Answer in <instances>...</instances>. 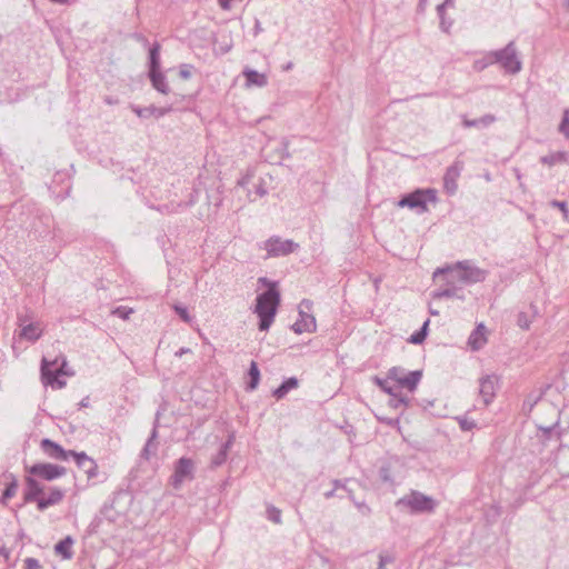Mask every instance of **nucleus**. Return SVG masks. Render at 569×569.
I'll return each instance as SVG.
<instances>
[{
	"label": "nucleus",
	"mask_w": 569,
	"mask_h": 569,
	"mask_svg": "<svg viewBox=\"0 0 569 569\" xmlns=\"http://www.w3.org/2000/svg\"><path fill=\"white\" fill-rule=\"evenodd\" d=\"M461 430L469 431L476 427V422L473 420L468 419L467 417L457 418Z\"/></svg>",
	"instance_id": "nucleus-40"
},
{
	"label": "nucleus",
	"mask_w": 569,
	"mask_h": 569,
	"mask_svg": "<svg viewBox=\"0 0 569 569\" xmlns=\"http://www.w3.org/2000/svg\"><path fill=\"white\" fill-rule=\"evenodd\" d=\"M335 490H336V489H332V490H330V491L325 492V497H326L327 499L332 498V497L335 496Z\"/></svg>",
	"instance_id": "nucleus-56"
},
{
	"label": "nucleus",
	"mask_w": 569,
	"mask_h": 569,
	"mask_svg": "<svg viewBox=\"0 0 569 569\" xmlns=\"http://www.w3.org/2000/svg\"><path fill=\"white\" fill-rule=\"evenodd\" d=\"M566 160H567V153L566 152H561V151L543 156L540 159V161L543 164H547V166H553V164H556L558 162H565Z\"/></svg>",
	"instance_id": "nucleus-31"
},
{
	"label": "nucleus",
	"mask_w": 569,
	"mask_h": 569,
	"mask_svg": "<svg viewBox=\"0 0 569 569\" xmlns=\"http://www.w3.org/2000/svg\"><path fill=\"white\" fill-rule=\"evenodd\" d=\"M24 569H42V566L36 558L24 559Z\"/></svg>",
	"instance_id": "nucleus-46"
},
{
	"label": "nucleus",
	"mask_w": 569,
	"mask_h": 569,
	"mask_svg": "<svg viewBox=\"0 0 569 569\" xmlns=\"http://www.w3.org/2000/svg\"><path fill=\"white\" fill-rule=\"evenodd\" d=\"M73 545V539L68 536L64 539L60 540L54 546L56 553L60 555L63 559H71L73 556V552L71 550V547Z\"/></svg>",
	"instance_id": "nucleus-27"
},
{
	"label": "nucleus",
	"mask_w": 569,
	"mask_h": 569,
	"mask_svg": "<svg viewBox=\"0 0 569 569\" xmlns=\"http://www.w3.org/2000/svg\"><path fill=\"white\" fill-rule=\"evenodd\" d=\"M63 497V490L59 488H51L47 496L42 495L41 499L38 500V509L43 511L51 506H56L62 501Z\"/></svg>",
	"instance_id": "nucleus-18"
},
{
	"label": "nucleus",
	"mask_w": 569,
	"mask_h": 569,
	"mask_svg": "<svg viewBox=\"0 0 569 569\" xmlns=\"http://www.w3.org/2000/svg\"><path fill=\"white\" fill-rule=\"evenodd\" d=\"M298 387V379L295 378V377H291V378H288L287 380H284L274 391H273V397H276L277 399H282L283 397H286V395L292 390V389H296Z\"/></svg>",
	"instance_id": "nucleus-28"
},
{
	"label": "nucleus",
	"mask_w": 569,
	"mask_h": 569,
	"mask_svg": "<svg viewBox=\"0 0 569 569\" xmlns=\"http://www.w3.org/2000/svg\"><path fill=\"white\" fill-rule=\"evenodd\" d=\"M428 326H429V320H426L425 323L422 325L421 329L410 336L409 342L413 343V345L422 343L427 337Z\"/></svg>",
	"instance_id": "nucleus-33"
},
{
	"label": "nucleus",
	"mask_w": 569,
	"mask_h": 569,
	"mask_svg": "<svg viewBox=\"0 0 569 569\" xmlns=\"http://www.w3.org/2000/svg\"><path fill=\"white\" fill-rule=\"evenodd\" d=\"M263 284L270 288L257 297L254 312L259 317V329L266 331L270 328L280 303V293L276 289V282H269L267 278H259Z\"/></svg>",
	"instance_id": "nucleus-2"
},
{
	"label": "nucleus",
	"mask_w": 569,
	"mask_h": 569,
	"mask_svg": "<svg viewBox=\"0 0 569 569\" xmlns=\"http://www.w3.org/2000/svg\"><path fill=\"white\" fill-rule=\"evenodd\" d=\"M80 406H81V407H86V406H87V403L84 402V400H82V401L80 402Z\"/></svg>",
	"instance_id": "nucleus-64"
},
{
	"label": "nucleus",
	"mask_w": 569,
	"mask_h": 569,
	"mask_svg": "<svg viewBox=\"0 0 569 569\" xmlns=\"http://www.w3.org/2000/svg\"><path fill=\"white\" fill-rule=\"evenodd\" d=\"M292 68V62H288L284 67H283V70L288 71Z\"/></svg>",
	"instance_id": "nucleus-60"
},
{
	"label": "nucleus",
	"mask_w": 569,
	"mask_h": 569,
	"mask_svg": "<svg viewBox=\"0 0 569 569\" xmlns=\"http://www.w3.org/2000/svg\"><path fill=\"white\" fill-rule=\"evenodd\" d=\"M234 441V436L229 435L228 440L220 447L219 451L211 459V467L217 468L227 460L228 452Z\"/></svg>",
	"instance_id": "nucleus-21"
},
{
	"label": "nucleus",
	"mask_w": 569,
	"mask_h": 569,
	"mask_svg": "<svg viewBox=\"0 0 569 569\" xmlns=\"http://www.w3.org/2000/svg\"><path fill=\"white\" fill-rule=\"evenodd\" d=\"M0 553L3 555L4 557H8V555H9V552L6 548H1Z\"/></svg>",
	"instance_id": "nucleus-59"
},
{
	"label": "nucleus",
	"mask_w": 569,
	"mask_h": 569,
	"mask_svg": "<svg viewBox=\"0 0 569 569\" xmlns=\"http://www.w3.org/2000/svg\"><path fill=\"white\" fill-rule=\"evenodd\" d=\"M194 471V463L189 458H180L174 466V473L172 476V485L174 488L180 487V485L186 479H192Z\"/></svg>",
	"instance_id": "nucleus-11"
},
{
	"label": "nucleus",
	"mask_w": 569,
	"mask_h": 569,
	"mask_svg": "<svg viewBox=\"0 0 569 569\" xmlns=\"http://www.w3.org/2000/svg\"><path fill=\"white\" fill-rule=\"evenodd\" d=\"M299 244L292 240H283L278 236H272L263 242V249L267 251L268 257H281L293 252Z\"/></svg>",
	"instance_id": "nucleus-7"
},
{
	"label": "nucleus",
	"mask_w": 569,
	"mask_h": 569,
	"mask_svg": "<svg viewBox=\"0 0 569 569\" xmlns=\"http://www.w3.org/2000/svg\"><path fill=\"white\" fill-rule=\"evenodd\" d=\"M427 201H436L435 190H416L402 197L399 200L398 206L408 207L410 209H417L419 212H426L428 210Z\"/></svg>",
	"instance_id": "nucleus-5"
},
{
	"label": "nucleus",
	"mask_w": 569,
	"mask_h": 569,
	"mask_svg": "<svg viewBox=\"0 0 569 569\" xmlns=\"http://www.w3.org/2000/svg\"><path fill=\"white\" fill-rule=\"evenodd\" d=\"M248 375L250 377V381L247 386V389L254 390L258 387L260 380V371L256 361H251Z\"/></svg>",
	"instance_id": "nucleus-30"
},
{
	"label": "nucleus",
	"mask_w": 569,
	"mask_h": 569,
	"mask_svg": "<svg viewBox=\"0 0 569 569\" xmlns=\"http://www.w3.org/2000/svg\"><path fill=\"white\" fill-rule=\"evenodd\" d=\"M452 2H453V0H445L443 3H441L437 7V12H438L439 18L441 19L442 27H445V8L447 6H451Z\"/></svg>",
	"instance_id": "nucleus-44"
},
{
	"label": "nucleus",
	"mask_w": 569,
	"mask_h": 569,
	"mask_svg": "<svg viewBox=\"0 0 569 569\" xmlns=\"http://www.w3.org/2000/svg\"><path fill=\"white\" fill-rule=\"evenodd\" d=\"M392 398L389 400V406L393 409H399L400 407H407L408 400L403 397H399L395 391V395H391Z\"/></svg>",
	"instance_id": "nucleus-37"
},
{
	"label": "nucleus",
	"mask_w": 569,
	"mask_h": 569,
	"mask_svg": "<svg viewBox=\"0 0 569 569\" xmlns=\"http://www.w3.org/2000/svg\"><path fill=\"white\" fill-rule=\"evenodd\" d=\"M132 111L140 118H149L151 116H154L156 118L163 117L168 112L171 111V107H164V108H158L154 106L140 108V107H132Z\"/></svg>",
	"instance_id": "nucleus-19"
},
{
	"label": "nucleus",
	"mask_w": 569,
	"mask_h": 569,
	"mask_svg": "<svg viewBox=\"0 0 569 569\" xmlns=\"http://www.w3.org/2000/svg\"><path fill=\"white\" fill-rule=\"evenodd\" d=\"M563 6H565V9L569 12V0H566Z\"/></svg>",
	"instance_id": "nucleus-62"
},
{
	"label": "nucleus",
	"mask_w": 569,
	"mask_h": 569,
	"mask_svg": "<svg viewBox=\"0 0 569 569\" xmlns=\"http://www.w3.org/2000/svg\"><path fill=\"white\" fill-rule=\"evenodd\" d=\"M495 62H489V53L482 59L475 62V69L478 71L483 70L489 64H493Z\"/></svg>",
	"instance_id": "nucleus-47"
},
{
	"label": "nucleus",
	"mask_w": 569,
	"mask_h": 569,
	"mask_svg": "<svg viewBox=\"0 0 569 569\" xmlns=\"http://www.w3.org/2000/svg\"><path fill=\"white\" fill-rule=\"evenodd\" d=\"M446 284V288L439 289L433 292V298L441 299V298H457V299H463V293L461 290V286H457L456 283L452 284Z\"/></svg>",
	"instance_id": "nucleus-22"
},
{
	"label": "nucleus",
	"mask_w": 569,
	"mask_h": 569,
	"mask_svg": "<svg viewBox=\"0 0 569 569\" xmlns=\"http://www.w3.org/2000/svg\"><path fill=\"white\" fill-rule=\"evenodd\" d=\"M311 302L309 300H302L300 303L299 316L300 319L292 325V330L296 333L312 332L316 330V319L313 316L307 313L303 308L310 309Z\"/></svg>",
	"instance_id": "nucleus-10"
},
{
	"label": "nucleus",
	"mask_w": 569,
	"mask_h": 569,
	"mask_svg": "<svg viewBox=\"0 0 569 569\" xmlns=\"http://www.w3.org/2000/svg\"><path fill=\"white\" fill-rule=\"evenodd\" d=\"M70 452L71 456L74 458L77 466L87 475L89 480L97 477L98 465L91 457L87 456L86 452Z\"/></svg>",
	"instance_id": "nucleus-14"
},
{
	"label": "nucleus",
	"mask_w": 569,
	"mask_h": 569,
	"mask_svg": "<svg viewBox=\"0 0 569 569\" xmlns=\"http://www.w3.org/2000/svg\"><path fill=\"white\" fill-rule=\"evenodd\" d=\"M557 425H558V421L555 425L550 426V427H540L539 429L542 430L546 435H550V432L552 431V429Z\"/></svg>",
	"instance_id": "nucleus-53"
},
{
	"label": "nucleus",
	"mask_w": 569,
	"mask_h": 569,
	"mask_svg": "<svg viewBox=\"0 0 569 569\" xmlns=\"http://www.w3.org/2000/svg\"><path fill=\"white\" fill-rule=\"evenodd\" d=\"M388 380H389L388 378L387 379H381L379 377L373 378L375 383L377 386H379L381 388V390H383L388 395H395L396 389L393 387L389 386Z\"/></svg>",
	"instance_id": "nucleus-38"
},
{
	"label": "nucleus",
	"mask_w": 569,
	"mask_h": 569,
	"mask_svg": "<svg viewBox=\"0 0 569 569\" xmlns=\"http://www.w3.org/2000/svg\"><path fill=\"white\" fill-rule=\"evenodd\" d=\"M26 470L29 475L47 481L58 479L67 472L64 467L52 463H34L31 467H26Z\"/></svg>",
	"instance_id": "nucleus-8"
},
{
	"label": "nucleus",
	"mask_w": 569,
	"mask_h": 569,
	"mask_svg": "<svg viewBox=\"0 0 569 569\" xmlns=\"http://www.w3.org/2000/svg\"><path fill=\"white\" fill-rule=\"evenodd\" d=\"M256 196L257 197H263L268 193L267 189L264 188L263 183L260 182L256 188Z\"/></svg>",
	"instance_id": "nucleus-49"
},
{
	"label": "nucleus",
	"mask_w": 569,
	"mask_h": 569,
	"mask_svg": "<svg viewBox=\"0 0 569 569\" xmlns=\"http://www.w3.org/2000/svg\"><path fill=\"white\" fill-rule=\"evenodd\" d=\"M535 403H536V401H532V402L525 401L523 402V408L528 407V410L530 411L533 408Z\"/></svg>",
	"instance_id": "nucleus-55"
},
{
	"label": "nucleus",
	"mask_w": 569,
	"mask_h": 569,
	"mask_svg": "<svg viewBox=\"0 0 569 569\" xmlns=\"http://www.w3.org/2000/svg\"><path fill=\"white\" fill-rule=\"evenodd\" d=\"M156 438H157V429L154 427L150 438L148 439L144 448L141 451V457L144 458L146 460H149L151 453L154 452L157 449V445L154 443Z\"/></svg>",
	"instance_id": "nucleus-32"
},
{
	"label": "nucleus",
	"mask_w": 569,
	"mask_h": 569,
	"mask_svg": "<svg viewBox=\"0 0 569 569\" xmlns=\"http://www.w3.org/2000/svg\"><path fill=\"white\" fill-rule=\"evenodd\" d=\"M486 327L480 323L477 326V328L471 332L468 345L471 347L472 350H479L481 349L485 343L487 342L486 339Z\"/></svg>",
	"instance_id": "nucleus-20"
},
{
	"label": "nucleus",
	"mask_w": 569,
	"mask_h": 569,
	"mask_svg": "<svg viewBox=\"0 0 569 569\" xmlns=\"http://www.w3.org/2000/svg\"><path fill=\"white\" fill-rule=\"evenodd\" d=\"M174 311L177 312V315H179V317L184 321V322H190L191 321V317L187 310L186 307L183 306H180V305H174L173 307Z\"/></svg>",
	"instance_id": "nucleus-43"
},
{
	"label": "nucleus",
	"mask_w": 569,
	"mask_h": 569,
	"mask_svg": "<svg viewBox=\"0 0 569 569\" xmlns=\"http://www.w3.org/2000/svg\"><path fill=\"white\" fill-rule=\"evenodd\" d=\"M52 2H56V3H60V4H64L67 3L69 0H51Z\"/></svg>",
	"instance_id": "nucleus-61"
},
{
	"label": "nucleus",
	"mask_w": 569,
	"mask_h": 569,
	"mask_svg": "<svg viewBox=\"0 0 569 569\" xmlns=\"http://www.w3.org/2000/svg\"><path fill=\"white\" fill-rule=\"evenodd\" d=\"M242 73L246 78L248 86H256L259 88H263L268 83V78L264 73H260V72L249 69V68L244 69Z\"/></svg>",
	"instance_id": "nucleus-23"
},
{
	"label": "nucleus",
	"mask_w": 569,
	"mask_h": 569,
	"mask_svg": "<svg viewBox=\"0 0 569 569\" xmlns=\"http://www.w3.org/2000/svg\"><path fill=\"white\" fill-rule=\"evenodd\" d=\"M11 482L8 483L7 488L4 489L3 493H2V500L6 501L10 498H12L16 492H17V489H18V482L16 480V478L11 475Z\"/></svg>",
	"instance_id": "nucleus-34"
},
{
	"label": "nucleus",
	"mask_w": 569,
	"mask_h": 569,
	"mask_svg": "<svg viewBox=\"0 0 569 569\" xmlns=\"http://www.w3.org/2000/svg\"><path fill=\"white\" fill-rule=\"evenodd\" d=\"M26 489H24V501L26 502H37L41 499L43 495L44 487L36 479L34 476L28 475L24 479Z\"/></svg>",
	"instance_id": "nucleus-15"
},
{
	"label": "nucleus",
	"mask_w": 569,
	"mask_h": 569,
	"mask_svg": "<svg viewBox=\"0 0 569 569\" xmlns=\"http://www.w3.org/2000/svg\"><path fill=\"white\" fill-rule=\"evenodd\" d=\"M380 420L386 422L389 426H393V425L398 423V419H382L381 418Z\"/></svg>",
	"instance_id": "nucleus-54"
},
{
	"label": "nucleus",
	"mask_w": 569,
	"mask_h": 569,
	"mask_svg": "<svg viewBox=\"0 0 569 569\" xmlns=\"http://www.w3.org/2000/svg\"><path fill=\"white\" fill-rule=\"evenodd\" d=\"M160 70V44L154 42L149 49V71Z\"/></svg>",
	"instance_id": "nucleus-29"
},
{
	"label": "nucleus",
	"mask_w": 569,
	"mask_h": 569,
	"mask_svg": "<svg viewBox=\"0 0 569 569\" xmlns=\"http://www.w3.org/2000/svg\"><path fill=\"white\" fill-rule=\"evenodd\" d=\"M58 358L61 359V363L53 372L59 376H72L73 373L67 369V359L63 356Z\"/></svg>",
	"instance_id": "nucleus-42"
},
{
	"label": "nucleus",
	"mask_w": 569,
	"mask_h": 569,
	"mask_svg": "<svg viewBox=\"0 0 569 569\" xmlns=\"http://www.w3.org/2000/svg\"><path fill=\"white\" fill-rule=\"evenodd\" d=\"M31 317L18 315L19 338L29 342H36L43 333L41 322H28Z\"/></svg>",
	"instance_id": "nucleus-9"
},
{
	"label": "nucleus",
	"mask_w": 569,
	"mask_h": 569,
	"mask_svg": "<svg viewBox=\"0 0 569 569\" xmlns=\"http://www.w3.org/2000/svg\"><path fill=\"white\" fill-rule=\"evenodd\" d=\"M356 506L363 515H369L371 511L370 508L363 502H356Z\"/></svg>",
	"instance_id": "nucleus-50"
},
{
	"label": "nucleus",
	"mask_w": 569,
	"mask_h": 569,
	"mask_svg": "<svg viewBox=\"0 0 569 569\" xmlns=\"http://www.w3.org/2000/svg\"><path fill=\"white\" fill-rule=\"evenodd\" d=\"M443 276L447 284L471 286L486 280L488 271L477 267L471 260L458 261L453 264L438 268L433 272V279Z\"/></svg>",
	"instance_id": "nucleus-1"
},
{
	"label": "nucleus",
	"mask_w": 569,
	"mask_h": 569,
	"mask_svg": "<svg viewBox=\"0 0 569 569\" xmlns=\"http://www.w3.org/2000/svg\"><path fill=\"white\" fill-rule=\"evenodd\" d=\"M465 168L462 160H455V162L447 168L443 176V188L448 194H455L458 189V179Z\"/></svg>",
	"instance_id": "nucleus-12"
},
{
	"label": "nucleus",
	"mask_w": 569,
	"mask_h": 569,
	"mask_svg": "<svg viewBox=\"0 0 569 569\" xmlns=\"http://www.w3.org/2000/svg\"><path fill=\"white\" fill-rule=\"evenodd\" d=\"M40 447L49 458L56 460H68L69 457H72L70 452L71 450H64L60 445L50 439L41 440Z\"/></svg>",
	"instance_id": "nucleus-17"
},
{
	"label": "nucleus",
	"mask_w": 569,
	"mask_h": 569,
	"mask_svg": "<svg viewBox=\"0 0 569 569\" xmlns=\"http://www.w3.org/2000/svg\"><path fill=\"white\" fill-rule=\"evenodd\" d=\"M395 561L393 556L388 553H380L379 555V563L377 569H386L387 565L392 563Z\"/></svg>",
	"instance_id": "nucleus-41"
},
{
	"label": "nucleus",
	"mask_w": 569,
	"mask_h": 569,
	"mask_svg": "<svg viewBox=\"0 0 569 569\" xmlns=\"http://www.w3.org/2000/svg\"><path fill=\"white\" fill-rule=\"evenodd\" d=\"M538 316V309L535 305H530L528 310L520 311L517 317V325L525 330L530 328L532 320Z\"/></svg>",
	"instance_id": "nucleus-24"
},
{
	"label": "nucleus",
	"mask_w": 569,
	"mask_h": 569,
	"mask_svg": "<svg viewBox=\"0 0 569 569\" xmlns=\"http://www.w3.org/2000/svg\"><path fill=\"white\" fill-rule=\"evenodd\" d=\"M333 485H335L336 488H338L340 486V481L339 480H335Z\"/></svg>",
	"instance_id": "nucleus-63"
},
{
	"label": "nucleus",
	"mask_w": 569,
	"mask_h": 569,
	"mask_svg": "<svg viewBox=\"0 0 569 569\" xmlns=\"http://www.w3.org/2000/svg\"><path fill=\"white\" fill-rule=\"evenodd\" d=\"M421 377V371L415 370L407 372L401 367H392L387 373L388 379L398 382L400 387L407 388L409 391H413L417 388Z\"/></svg>",
	"instance_id": "nucleus-6"
},
{
	"label": "nucleus",
	"mask_w": 569,
	"mask_h": 569,
	"mask_svg": "<svg viewBox=\"0 0 569 569\" xmlns=\"http://www.w3.org/2000/svg\"><path fill=\"white\" fill-rule=\"evenodd\" d=\"M451 24H452V22H451V21H450V22H448V21H446V20H445V27H442L441 24H440V27H441V29H442V30L448 31V30H449V28L451 27Z\"/></svg>",
	"instance_id": "nucleus-57"
},
{
	"label": "nucleus",
	"mask_w": 569,
	"mask_h": 569,
	"mask_svg": "<svg viewBox=\"0 0 569 569\" xmlns=\"http://www.w3.org/2000/svg\"><path fill=\"white\" fill-rule=\"evenodd\" d=\"M267 518L274 522V523H281V510L278 509L274 506H268L267 507Z\"/></svg>",
	"instance_id": "nucleus-35"
},
{
	"label": "nucleus",
	"mask_w": 569,
	"mask_h": 569,
	"mask_svg": "<svg viewBox=\"0 0 569 569\" xmlns=\"http://www.w3.org/2000/svg\"><path fill=\"white\" fill-rule=\"evenodd\" d=\"M496 122V117L493 114H485L478 119L469 120L465 116L462 117V124L465 128H487Z\"/></svg>",
	"instance_id": "nucleus-25"
},
{
	"label": "nucleus",
	"mask_w": 569,
	"mask_h": 569,
	"mask_svg": "<svg viewBox=\"0 0 569 569\" xmlns=\"http://www.w3.org/2000/svg\"><path fill=\"white\" fill-rule=\"evenodd\" d=\"M132 312H133V310L131 308H128L124 306L117 307L116 309L112 310V315H114L123 320H128Z\"/></svg>",
	"instance_id": "nucleus-39"
},
{
	"label": "nucleus",
	"mask_w": 569,
	"mask_h": 569,
	"mask_svg": "<svg viewBox=\"0 0 569 569\" xmlns=\"http://www.w3.org/2000/svg\"><path fill=\"white\" fill-rule=\"evenodd\" d=\"M193 67L191 64H181L179 69V76L181 79L188 80L191 77V70Z\"/></svg>",
	"instance_id": "nucleus-45"
},
{
	"label": "nucleus",
	"mask_w": 569,
	"mask_h": 569,
	"mask_svg": "<svg viewBox=\"0 0 569 569\" xmlns=\"http://www.w3.org/2000/svg\"><path fill=\"white\" fill-rule=\"evenodd\" d=\"M59 358H56L52 361H49L47 358H43L41 361V377L44 383L50 385L52 388L61 389L66 386V381L59 379V375L54 373L51 367H56L58 365Z\"/></svg>",
	"instance_id": "nucleus-13"
},
{
	"label": "nucleus",
	"mask_w": 569,
	"mask_h": 569,
	"mask_svg": "<svg viewBox=\"0 0 569 569\" xmlns=\"http://www.w3.org/2000/svg\"><path fill=\"white\" fill-rule=\"evenodd\" d=\"M489 62L499 63L508 73H518L522 63L518 58L513 41H510L503 49L489 52Z\"/></svg>",
	"instance_id": "nucleus-4"
},
{
	"label": "nucleus",
	"mask_w": 569,
	"mask_h": 569,
	"mask_svg": "<svg viewBox=\"0 0 569 569\" xmlns=\"http://www.w3.org/2000/svg\"><path fill=\"white\" fill-rule=\"evenodd\" d=\"M436 501L425 493L412 490L396 501L399 509H408L411 513H430L435 510Z\"/></svg>",
	"instance_id": "nucleus-3"
},
{
	"label": "nucleus",
	"mask_w": 569,
	"mask_h": 569,
	"mask_svg": "<svg viewBox=\"0 0 569 569\" xmlns=\"http://www.w3.org/2000/svg\"><path fill=\"white\" fill-rule=\"evenodd\" d=\"M559 131L566 137L569 138V109H565L562 114V120L559 124Z\"/></svg>",
	"instance_id": "nucleus-36"
},
{
	"label": "nucleus",
	"mask_w": 569,
	"mask_h": 569,
	"mask_svg": "<svg viewBox=\"0 0 569 569\" xmlns=\"http://www.w3.org/2000/svg\"><path fill=\"white\" fill-rule=\"evenodd\" d=\"M249 181V178L248 177H244L242 178L238 183L241 186V187H244Z\"/></svg>",
	"instance_id": "nucleus-58"
},
{
	"label": "nucleus",
	"mask_w": 569,
	"mask_h": 569,
	"mask_svg": "<svg viewBox=\"0 0 569 569\" xmlns=\"http://www.w3.org/2000/svg\"><path fill=\"white\" fill-rule=\"evenodd\" d=\"M230 1L231 0H219V4L221 6L222 9L229 10L230 9Z\"/></svg>",
	"instance_id": "nucleus-52"
},
{
	"label": "nucleus",
	"mask_w": 569,
	"mask_h": 569,
	"mask_svg": "<svg viewBox=\"0 0 569 569\" xmlns=\"http://www.w3.org/2000/svg\"><path fill=\"white\" fill-rule=\"evenodd\" d=\"M149 77L156 90L163 94H167L169 92L167 79L160 70L149 71Z\"/></svg>",
	"instance_id": "nucleus-26"
},
{
	"label": "nucleus",
	"mask_w": 569,
	"mask_h": 569,
	"mask_svg": "<svg viewBox=\"0 0 569 569\" xmlns=\"http://www.w3.org/2000/svg\"><path fill=\"white\" fill-rule=\"evenodd\" d=\"M551 206L560 209L563 212L565 218H567L569 211L565 201L553 200L551 201Z\"/></svg>",
	"instance_id": "nucleus-48"
},
{
	"label": "nucleus",
	"mask_w": 569,
	"mask_h": 569,
	"mask_svg": "<svg viewBox=\"0 0 569 569\" xmlns=\"http://www.w3.org/2000/svg\"><path fill=\"white\" fill-rule=\"evenodd\" d=\"M191 352V349L190 348H186V347H182L180 348L176 353L174 356L180 358L182 357L183 355H187V353H190Z\"/></svg>",
	"instance_id": "nucleus-51"
},
{
	"label": "nucleus",
	"mask_w": 569,
	"mask_h": 569,
	"mask_svg": "<svg viewBox=\"0 0 569 569\" xmlns=\"http://www.w3.org/2000/svg\"><path fill=\"white\" fill-rule=\"evenodd\" d=\"M497 385L498 377L495 375H488L480 379L479 393L483 400L485 406H488L492 401L496 395Z\"/></svg>",
	"instance_id": "nucleus-16"
}]
</instances>
